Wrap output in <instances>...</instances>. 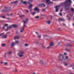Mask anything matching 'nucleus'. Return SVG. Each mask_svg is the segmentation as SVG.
I'll return each instance as SVG.
<instances>
[{
    "label": "nucleus",
    "instance_id": "5",
    "mask_svg": "<svg viewBox=\"0 0 74 74\" xmlns=\"http://www.w3.org/2000/svg\"><path fill=\"white\" fill-rule=\"evenodd\" d=\"M45 0H46L45 3L47 5H49L50 4H52V2L49 1L50 0H43V1H44Z\"/></svg>",
    "mask_w": 74,
    "mask_h": 74
},
{
    "label": "nucleus",
    "instance_id": "47",
    "mask_svg": "<svg viewBox=\"0 0 74 74\" xmlns=\"http://www.w3.org/2000/svg\"><path fill=\"white\" fill-rule=\"evenodd\" d=\"M64 55H67V53H64Z\"/></svg>",
    "mask_w": 74,
    "mask_h": 74
},
{
    "label": "nucleus",
    "instance_id": "3",
    "mask_svg": "<svg viewBox=\"0 0 74 74\" xmlns=\"http://www.w3.org/2000/svg\"><path fill=\"white\" fill-rule=\"evenodd\" d=\"M25 53V52H24V51H20L18 53V55L21 58L22 57H23V54Z\"/></svg>",
    "mask_w": 74,
    "mask_h": 74
},
{
    "label": "nucleus",
    "instance_id": "42",
    "mask_svg": "<svg viewBox=\"0 0 74 74\" xmlns=\"http://www.w3.org/2000/svg\"><path fill=\"white\" fill-rule=\"evenodd\" d=\"M32 10H33V9H32V8L30 9V12H32Z\"/></svg>",
    "mask_w": 74,
    "mask_h": 74
},
{
    "label": "nucleus",
    "instance_id": "26",
    "mask_svg": "<svg viewBox=\"0 0 74 74\" xmlns=\"http://www.w3.org/2000/svg\"><path fill=\"white\" fill-rule=\"evenodd\" d=\"M35 19H38V18H39V16H36L35 17Z\"/></svg>",
    "mask_w": 74,
    "mask_h": 74
},
{
    "label": "nucleus",
    "instance_id": "35",
    "mask_svg": "<svg viewBox=\"0 0 74 74\" xmlns=\"http://www.w3.org/2000/svg\"><path fill=\"white\" fill-rule=\"evenodd\" d=\"M41 35H38V38H41Z\"/></svg>",
    "mask_w": 74,
    "mask_h": 74
},
{
    "label": "nucleus",
    "instance_id": "6",
    "mask_svg": "<svg viewBox=\"0 0 74 74\" xmlns=\"http://www.w3.org/2000/svg\"><path fill=\"white\" fill-rule=\"evenodd\" d=\"M5 9L2 10L1 11H2V12H6V11H8V10H8V7H6V6H5L4 7Z\"/></svg>",
    "mask_w": 74,
    "mask_h": 74
},
{
    "label": "nucleus",
    "instance_id": "39",
    "mask_svg": "<svg viewBox=\"0 0 74 74\" xmlns=\"http://www.w3.org/2000/svg\"><path fill=\"white\" fill-rule=\"evenodd\" d=\"M8 64V63H7V62H5L4 63V65H7V64Z\"/></svg>",
    "mask_w": 74,
    "mask_h": 74
},
{
    "label": "nucleus",
    "instance_id": "11",
    "mask_svg": "<svg viewBox=\"0 0 74 74\" xmlns=\"http://www.w3.org/2000/svg\"><path fill=\"white\" fill-rule=\"evenodd\" d=\"M35 11H37L38 12L40 11V10L38 9V7H36L34 9Z\"/></svg>",
    "mask_w": 74,
    "mask_h": 74
},
{
    "label": "nucleus",
    "instance_id": "46",
    "mask_svg": "<svg viewBox=\"0 0 74 74\" xmlns=\"http://www.w3.org/2000/svg\"><path fill=\"white\" fill-rule=\"evenodd\" d=\"M64 66H67V64H66V63H64Z\"/></svg>",
    "mask_w": 74,
    "mask_h": 74
},
{
    "label": "nucleus",
    "instance_id": "24",
    "mask_svg": "<svg viewBox=\"0 0 74 74\" xmlns=\"http://www.w3.org/2000/svg\"><path fill=\"white\" fill-rule=\"evenodd\" d=\"M4 33H3L2 34H0V36H1V37H3V35H4Z\"/></svg>",
    "mask_w": 74,
    "mask_h": 74
},
{
    "label": "nucleus",
    "instance_id": "58",
    "mask_svg": "<svg viewBox=\"0 0 74 74\" xmlns=\"http://www.w3.org/2000/svg\"><path fill=\"white\" fill-rule=\"evenodd\" d=\"M17 15H19V16H20V15H20V14L19 13H18L17 14Z\"/></svg>",
    "mask_w": 74,
    "mask_h": 74
},
{
    "label": "nucleus",
    "instance_id": "10",
    "mask_svg": "<svg viewBox=\"0 0 74 74\" xmlns=\"http://www.w3.org/2000/svg\"><path fill=\"white\" fill-rule=\"evenodd\" d=\"M21 3L23 4H25V5H26L27 4V2L26 1H23V0L21 1Z\"/></svg>",
    "mask_w": 74,
    "mask_h": 74
},
{
    "label": "nucleus",
    "instance_id": "55",
    "mask_svg": "<svg viewBox=\"0 0 74 74\" xmlns=\"http://www.w3.org/2000/svg\"><path fill=\"white\" fill-rule=\"evenodd\" d=\"M36 34H38V32H35Z\"/></svg>",
    "mask_w": 74,
    "mask_h": 74
},
{
    "label": "nucleus",
    "instance_id": "4",
    "mask_svg": "<svg viewBox=\"0 0 74 74\" xmlns=\"http://www.w3.org/2000/svg\"><path fill=\"white\" fill-rule=\"evenodd\" d=\"M58 59L59 60H61V61L63 60L64 59L63 55L61 54H60L58 56Z\"/></svg>",
    "mask_w": 74,
    "mask_h": 74
},
{
    "label": "nucleus",
    "instance_id": "12",
    "mask_svg": "<svg viewBox=\"0 0 74 74\" xmlns=\"http://www.w3.org/2000/svg\"><path fill=\"white\" fill-rule=\"evenodd\" d=\"M43 37L44 38L46 39V40H48V39H47L46 38V37H48V35H43Z\"/></svg>",
    "mask_w": 74,
    "mask_h": 74
},
{
    "label": "nucleus",
    "instance_id": "14",
    "mask_svg": "<svg viewBox=\"0 0 74 74\" xmlns=\"http://www.w3.org/2000/svg\"><path fill=\"white\" fill-rule=\"evenodd\" d=\"M66 46L67 47H71L73 45L70 44H67L66 45Z\"/></svg>",
    "mask_w": 74,
    "mask_h": 74
},
{
    "label": "nucleus",
    "instance_id": "29",
    "mask_svg": "<svg viewBox=\"0 0 74 74\" xmlns=\"http://www.w3.org/2000/svg\"><path fill=\"white\" fill-rule=\"evenodd\" d=\"M65 50L67 52H70V50L67 49H65Z\"/></svg>",
    "mask_w": 74,
    "mask_h": 74
},
{
    "label": "nucleus",
    "instance_id": "38",
    "mask_svg": "<svg viewBox=\"0 0 74 74\" xmlns=\"http://www.w3.org/2000/svg\"><path fill=\"white\" fill-rule=\"evenodd\" d=\"M50 16V17H51V18H50V19L51 20H52V15H51Z\"/></svg>",
    "mask_w": 74,
    "mask_h": 74
},
{
    "label": "nucleus",
    "instance_id": "2",
    "mask_svg": "<svg viewBox=\"0 0 74 74\" xmlns=\"http://www.w3.org/2000/svg\"><path fill=\"white\" fill-rule=\"evenodd\" d=\"M28 21H29V19L27 18H26L25 19V21H23V22L24 23L23 26L22 27V28L21 29V30H20V32L21 33H23V31H25L24 29V28L26 27V25H25V23H27L28 22Z\"/></svg>",
    "mask_w": 74,
    "mask_h": 74
},
{
    "label": "nucleus",
    "instance_id": "62",
    "mask_svg": "<svg viewBox=\"0 0 74 74\" xmlns=\"http://www.w3.org/2000/svg\"><path fill=\"white\" fill-rule=\"evenodd\" d=\"M9 32H7V34H7H7H9Z\"/></svg>",
    "mask_w": 74,
    "mask_h": 74
},
{
    "label": "nucleus",
    "instance_id": "34",
    "mask_svg": "<svg viewBox=\"0 0 74 74\" xmlns=\"http://www.w3.org/2000/svg\"><path fill=\"white\" fill-rule=\"evenodd\" d=\"M41 46H42V48H45V46H43V45L42 44L41 45Z\"/></svg>",
    "mask_w": 74,
    "mask_h": 74
},
{
    "label": "nucleus",
    "instance_id": "18",
    "mask_svg": "<svg viewBox=\"0 0 74 74\" xmlns=\"http://www.w3.org/2000/svg\"><path fill=\"white\" fill-rule=\"evenodd\" d=\"M54 45V44L53 43L51 42L49 44V46H50V47H52V46H53V45Z\"/></svg>",
    "mask_w": 74,
    "mask_h": 74
},
{
    "label": "nucleus",
    "instance_id": "40",
    "mask_svg": "<svg viewBox=\"0 0 74 74\" xmlns=\"http://www.w3.org/2000/svg\"><path fill=\"white\" fill-rule=\"evenodd\" d=\"M5 29V26H4L2 28V29Z\"/></svg>",
    "mask_w": 74,
    "mask_h": 74
},
{
    "label": "nucleus",
    "instance_id": "45",
    "mask_svg": "<svg viewBox=\"0 0 74 74\" xmlns=\"http://www.w3.org/2000/svg\"><path fill=\"white\" fill-rule=\"evenodd\" d=\"M25 45L26 46V47H27L28 46V45L27 44H25Z\"/></svg>",
    "mask_w": 74,
    "mask_h": 74
},
{
    "label": "nucleus",
    "instance_id": "8",
    "mask_svg": "<svg viewBox=\"0 0 74 74\" xmlns=\"http://www.w3.org/2000/svg\"><path fill=\"white\" fill-rule=\"evenodd\" d=\"M56 9V12H58V10H59V7L58 6H56L55 7Z\"/></svg>",
    "mask_w": 74,
    "mask_h": 74
},
{
    "label": "nucleus",
    "instance_id": "30",
    "mask_svg": "<svg viewBox=\"0 0 74 74\" xmlns=\"http://www.w3.org/2000/svg\"><path fill=\"white\" fill-rule=\"evenodd\" d=\"M5 44H2V47H5Z\"/></svg>",
    "mask_w": 74,
    "mask_h": 74
},
{
    "label": "nucleus",
    "instance_id": "64",
    "mask_svg": "<svg viewBox=\"0 0 74 74\" xmlns=\"http://www.w3.org/2000/svg\"><path fill=\"white\" fill-rule=\"evenodd\" d=\"M0 63H1V64L3 63V62H1Z\"/></svg>",
    "mask_w": 74,
    "mask_h": 74
},
{
    "label": "nucleus",
    "instance_id": "37",
    "mask_svg": "<svg viewBox=\"0 0 74 74\" xmlns=\"http://www.w3.org/2000/svg\"><path fill=\"white\" fill-rule=\"evenodd\" d=\"M11 53H12V51H10L8 53L9 55H10V54H11Z\"/></svg>",
    "mask_w": 74,
    "mask_h": 74
},
{
    "label": "nucleus",
    "instance_id": "32",
    "mask_svg": "<svg viewBox=\"0 0 74 74\" xmlns=\"http://www.w3.org/2000/svg\"><path fill=\"white\" fill-rule=\"evenodd\" d=\"M51 21H49L47 22V23L48 24H50L51 23Z\"/></svg>",
    "mask_w": 74,
    "mask_h": 74
},
{
    "label": "nucleus",
    "instance_id": "31",
    "mask_svg": "<svg viewBox=\"0 0 74 74\" xmlns=\"http://www.w3.org/2000/svg\"><path fill=\"white\" fill-rule=\"evenodd\" d=\"M35 44L36 45H37V44H39V42H38V41L36 42Z\"/></svg>",
    "mask_w": 74,
    "mask_h": 74
},
{
    "label": "nucleus",
    "instance_id": "43",
    "mask_svg": "<svg viewBox=\"0 0 74 74\" xmlns=\"http://www.w3.org/2000/svg\"><path fill=\"white\" fill-rule=\"evenodd\" d=\"M8 24H5L4 25V26H8Z\"/></svg>",
    "mask_w": 74,
    "mask_h": 74
},
{
    "label": "nucleus",
    "instance_id": "23",
    "mask_svg": "<svg viewBox=\"0 0 74 74\" xmlns=\"http://www.w3.org/2000/svg\"><path fill=\"white\" fill-rule=\"evenodd\" d=\"M15 45L16 44H19V42L18 40H17L15 41Z\"/></svg>",
    "mask_w": 74,
    "mask_h": 74
},
{
    "label": "nucleus",
    "instance_id": "28",
    "mask_svg": "<svg viewBox=\"0 0 74 74\" xmlns=\"http://www.w3.org/2000/svg\"><path fill=\"white\" fill-rule=\"evenodd\" d=\"M7 28H8V29H11V28H12V26H10L9 27H8Z\"/></svg>",
    "mask_w": 74,
    "mask_h": 74
},
{
    "label": "nucleus",
    "instance_id": "60",
    "mask_svg": "<svg viewBox=\"0 0 74 74\" xmlns=\"http://www.w3.org/2000/svg\"><path fill=\"white\" fill-rule=\"evenodd\" d=\"M62 10L63 9H61L60 10V12H61V11H62Z\"/></svg>",
    "mask_w": 74,
    "mask_h": 74
},
{
    "label": "nucleus",
    "instance_id": "36",
    "mask_svg": "<svg viewBox=\"0 0 74 74\" xmlns=\"http://www.w3.org/2000/svg\"><path fill=\"white\" fill-rule=\"evenodd\" d=\"M71 10H72V11H73V12H74V8H72L71 9Z\"/></svg>",
    "mask_w": 74,
    "mask_h": 74
},
{
    "label": "nucleus",
    "instance_id": "49",
    "mask_svg": "<svg viewBox=\"0 0 74 74\" xmlns=\"http://www.w3.org/2000/svg\"><path fill=\"white\" fill-rule=\"evenodd\" d=\"M1 18H5V17L4 16H2L1 17Z\"/></svg>",
    "mask_w": 74,
    "mask_h": 74
},
{
    "label": "nucleus",
    "instance_id": "57",
    "mask_svg": "<svg viewBox=\"0 0 74 74\" xmlns=\"http://www.w3.org/2000/svg\"><path fill=\"white\" fill-rule=\"evenodd\" d=\"M16 34H18V31L16 32Z\"/></svg>",
    "mask_w": 74,
    "mask_h": 74
},
{
    "label": "nucleus",
    "instance_id": "25",
    "mask_svg": "<svg viewBox=\"0 0 74 74\" xmlns=\"http://www.w3.org/2000/svg\"><path fill=\"white\" fill-rule=\"evenodd\" d=\"M51 48V47L49 46H48L47 47V49H50Z\"/></svg>",
    "mask_w": 74,
    "mask_h": 74
},
{
    "label": "nucleus",
    "instance_id": "53",
    "mask_svg": "<svg viewBox=\"0 0 74 74\" xmlns=\"http://www.w3.org/2000/svg\"><path fill=\"white\" fill-rule=\"evenodd\" d=\"M45 10V9H43V10H42V11H44Z\"/></svg>",
    "mask_w": 74,
    "mask_h": 74
},
{
    "label": "nucleus",
    "instance_id": "63",
    "mask_svg": "<svg viewBox=\"0 0 74 74\" xmlns=\"http://www.w3.org/2000/svg\"><path fill=\"white\" fill-rule=\"evenodd\" d=\"M10 18H7V19H10Z\"/></svg>",
    "mask_w": 74,
    "mask_h": 74
},
{
    "label": "nucleus",
    "instance_id": "13",
    "mask_svg": "<svg viewBox=\"0 0 74 74\" xmlns=\"http://www.w3.org/2000/svg\"><path fill=\"white\" fill-rule=\"evenodd\" d=\"M12 26H13V27H14V28H16L18 27V26L14 24H13L12 25Z\"/></svg>",
    "mask_w": 74,
    "mask_h": 74
},
{
    "label": "nucleus",
    "instance_id": "50",
    "mask_svg": "<svg viewBox=\"0 0 74 74\" xmlns=\"http://www.w3.org/2000/svg\"><path fill=\"white\" fill-rule=\"evenodd\" d=\"M26 12L27 13H28V12H29V11H28V10H26Z\"/></svg>",
    "mask_w": 74,
    "mask_h": 74
},
{
    "label": "nucleus",
    "instance_id": "52",
    "mask_svg": "<svg viewBox=\"0 0 74 74\" xmlns=\"http://www.w3.org/2000/svg\"><path fill=\"white\" fill-rule=\"evenodd\" d=\"M62 24L63 25H64V26H66V24H64V23H62Z\"/></svg>",
    "mask_w": 74,
    "mask_h": 74
},
{
    "label": "nucleus",
    "instance_id": "19",
    "mask_svg": "<svg viewBox=\"0 0 74 74\" xmlns=\"http://www.w3.org/2000/svg\"><path fill=\"white\" fill-rule=\"evenodd\" d=\"M40 7H45V5L44 3H42L40 5Z\"/></svg>",
    "mask_w": 74,
    "mask_h": 74
},
{
    "label": "nucleus",
    "instance_id": "21",
    "mask_svg": "<svg viewBox=\"0 0 74 74\" xmlns=\"http://www.w3.org/2000/svg\"><path fill=\"white\" fill-rule=\"evenodd\" d=\"M40 64H44V62L42 60H41L40 62Z\"/></svg>",
    "mask_w": 74,
    "mask_h": 74
},
{
    "label": "nucleus",
    "instance_id": "7",
    "mask_svg": "<svg viewBox=\"0 0 74 74\" xmlns=\"http://www.w3.org/2000/svg\"><path fill=\"white\" fill-rule=\"evenodd\" d=\"M18 3V1L16 0V1H15L12 2L11 3V4L12 5V4H14V5H16V3Z\"/></svg>",
    "mask_w": 74,
    "mask_h": 74
},
{
    "label": "nucleus",
    "instance_id": "41",
    "mask_svg": "<svg viewBox=\"0 0 74 74\" xmlns=\"http://www.w3.org/2000/svg\"><path fill=\"white\" fill-rule=\"evenodd\" d=\"M8 28H7V29H6L5 30V31L6 32H7V31H8Z\"/></svg>",
    "mask_w": 74,
    "mask_h": 74
},
{
    "label": "nucleus",
    "instance_id": "61",
    "mask_svg": "<svg viewBox=\"0 0 74 74\" xmlns=\"http://www.w3.org/2000/svg\"><path fill=\"white\" fill-rule=\"evenodd\" d=\"M10 15V16H12V13H11Z\"/></svg>",
    "mask_w": 74,
    "mask_h": 74
},
{
    "label": "nucleus",
    "instance_id": "15",
    "mask_svg": "<svg viewBox=\"0 0 74 74\" xmlns=\"http://www.w3.org/2000/svg\"><path fill=\"white\" fill-rule=\"evenodd\" d=\"M7 34H6L5 35L3 36V37H2V38H7Z\"/></svg>",
    "mask_w": 74,
    "mask_h": 74
},
{
    "label": "nucleus",
    "instance_id": "33",
    "mask_svg": "<svg viewBox=\"0 0 74 74\" xmlns=\"http://www.w3.org/2000/svg\"><path fill=\"white\" fill-rule=\"evenodd\" d=\"M31 14H32V15H34V14H36V12H32V13H31Z\"/></svg>",
    "mask_w": 74,
    "mask_h": 74
},
{
    "label": "nucleus",
    "instance_id": "20",
    "mask_svg": "<svg viewBox=\"0 0 74 74\" xmlns=\"http://www.w3.org/2000/svg\"><path fill=\"white\" fill-rule=\"evenodd\" d=\"M15 45V43H14V42H12V43L11 45L12 47H13V46H14Z\"/></svg>",
    "mask_w": 74,
    "mask_h": 74
},
{
    "label": "nucleus",
    "instance_id": "51",
    "mask_svg": "<svg viewBox=\"0 0 74 74\" xmlns=\"http://www.w3.org/2000/svg\"><path fill=\"white\" fill-rule=\"evenodd\" d=\"M58 45H59L60 44V42H58Z\"/></svg>",
    "mask_w": 74,
    "mask_h": 74
},
{
    "label": "nucleus",
    "instance_id": "9",
    "mask_svg": "<svg viewBox=\"0 0 74 74\" xmlns=\"http://www.w3.org/2000/svg\"><path fill=\"white\" fill-rule=\"evenodd\" d=\"M58 21H63V22L65 21V20H64V18H59L58 19Z\"/></svg>",
    "mask_w": 74,
    "mask_h": 74
},
{
    "label": "nucleus",
    "instance_id": "1",
    "mask_svg": "<svg viewBox=\"0 0 74 74\" xmlns=\"http://www.w3.org/2000/svg\"><path fill=\"white\" fill-rule=\"evenodd\" d=\"M69 2L71 3V0H66L65 2L63 3L65 6V10H69L70 9V3Z\"/></svg>",
    "mask_w": 74,
    "mask_h": 74
},
{
    "label": "nucleus",
    "instance_id": "48",
    "mask_svg": "<svg viewBox=\"0 0 74 74\" xmlns=\"http://www.w3.org/2000/svg\"><path fill=\"white\" fill-rule=\"evenodd\" d=\"M14 71L15 72H17V70L16 69H15V70H14Z\"/></svg>",
    "mask_w": 74,
    "mask_h": 74
},
{
    "label": "nucleus",
    "instance_id": "59",
    "mask_svg": "<svg viewBox=\"0 0 74 74\" xmlns=\"http://www.w3.org/2000/svg\"><path fill=\"white\" fill-rule=\"evenodd\" d=\"M28 3L29 4V5H30V4H30V2H28Z\"/></svg>",
    "mask_w": 74,
    "mask_h": 74
},
{
    "label": "nucleus",
    "instance_id": "44",
    "mask_svg": "<svg viewBox=\"0 0 74 74\" xmlns=\"http://www.w3.org/2000/svg\"><path fill=\"white\" fill-rule=\"evenodd\" d=\"M59 15H60V16H62V13H61L59 14Z\"/></svg>",
    "mask_w": 74,
    "mask_h": 74
},
{
    "label": "nucleus",
    "instance_id": "54",
    "mask_svg": "<svg viewBox=\"0 0 74 74\" xmlns=\"http://www.w3.org/2000/svg\"><path fill=\"white\" fill-rule=\"evenodd\" d=\"M40 16H44V15L40 14Z\"/></svg>",
    "mask_w": 74,
    "mask_h": 74
},
{
    "label": "nucleus",
    "instance_id": "22",
    "mask_svg": "<svg viewBox=\"0 0 74 74\" xmlns=\"http://www.w3.org/2000/svg\"><path fill=\"white\" fill-rule=\"evenodd\" d=\"M14 40H16V39H19V37H17V36H16L14 37Z\"/></svg>",
    "mask_w": 74,
    "mask_h": 74
},
{
    "label": "nucleus",
    "instance_id": "56",
    "mask_svg": "<svg viewBox=\"0 0 74 74\" xmlns=\"http://www.w3.org/2000/svg\"><path fill=\"white\" fill-rule=\"evenodd\" d=\"M7 15H8V16H10V14L8 13H7Z\"/></svg>",
    "mask_w": 74,
    "mask_h": 74
},
{
    "label": "nucleus",
    "instance_id": "16",
    "mask_svg": "<svg viewBox=\"0 0 74 74\" xmlns=\"http://www.w3.org/2000/svg\"><path fill=\"white\" fill-rule=\"evenodd\" d=\"M65 60H67V62H68V61H69V57L68 56H66L65 57Z\"/></svg>",
    "mask_w": 74,
    "mask_h": 74
},
{
    "label": "nucleus",
    "instance_id": "17",
    "mask_svg": "<svg viewBox=\"0 0 74 74\" xmlns=\"http://www.w3.org/2000/svg\"><path fill=\"white\" fill-rule=\"evenodd\" d=\"M32 4H30L29 6L28 7V8L29 9H31L32 8Z\"/></svg>",
    "mask_w": 74,
    "mask_h": 74
},
{
    "label": "nucleus",
    "instance_id": "27",
    "mask_svg": "<svg viewBox=\"0 0 74 74\" xmlns=\"http://www.w3.org/2000/svg\"><path fill=\"white\" fill-rule=\"evenodd\" d=\"M25 16V15H20L19 16V18H21V17H24Z\"/></svg>",
    "mask_w": 74,
    "mask_h": 74
}]
</instances>
